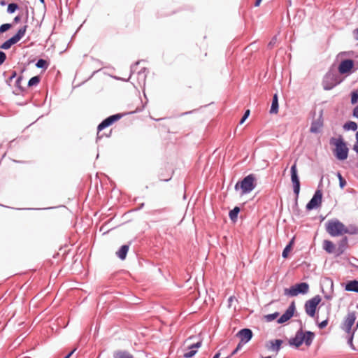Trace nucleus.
Wrapping results in <instances>:
<instances>
[{
    "label": "nucleus",
    "mask_w": 358,
    "mask_h": 358,
    "mask_svg": "<svg viewBox=\"0 0 358 358\" xmlns=\"http://www.w3.org/2000/svg\"><path fill=\"white\" fill-rule=\"evenodd\" d=\"M329 143L335 146L334 154L336 159L343 161L348 158L349 149L342 136H339L338 138H331Z\"/></svg>",
    "instance_id": "nucleus-1"
},
{
    "label": "nucleus",
    "mask_w": 358,
    "mask_h": 358,
    "mask_svg": "<svg viewBox=\"0 0 358 358\" xmlns=\"http://www.w3.org/2000/svg\"><path fill=\"white\" fill-rule=\"evenodd\" d=\"M256 178L251 173L238 181L234 187L236 191L241 190V195L251 192L256 187Z\"/></svg>",
    "instance_id": "nucleus-2"
},
{
    "label": "nucleus",
    "mask_w": 358,
    "mask_h": 358,
    "mask_svg": "<svg viewBox=\"0 0 358 358\" xmlns=\"http://www.w3.org/2000/svg\"><path fill=\"white\" fill-rule=\"evenodd\" d=\"M345 225L337 219L329 220L326 223V231L333 237L339 236L344 234Z\"/></svg>",
    "instance_id": "nucleus-3"
},
{
    "label": "nucleus",
    "mask_w": 358,
    "mask_h": 358,
    "mask_svg": "<svg viewBox=\"0 0 358 358\" xmlns=\"http://www.w3.org/2000/svg\"><path fill=\"white\" fill-rule=\"evenodd\" d=\"M290 173H291V181L293 185V192L295 194V202L294 205L296 207L298 206V198L301 189V183L299 177L298 175V170L296 166V162H295L290 169Z\"/></svg>",
    "instance_id": "nucleus-4"
},
{
    "label": "nucleus",
    "mask_w": 358,
    "mask_h": 358,
    "mask_svg": "<svg viewBox=\"0 0 358 358\" xmlns=\"http://www.w3.org/2000/svg\"><path fill=\"white\" fill-rule=\"evenodd\" d=\"M27 25H24L21 27L17 31V33L13 35L12 37L6 40L4 43H3L0 45V49L2 50H8L11 48L12 45L16 44L19 42L25 35L27 31Z\"/></svg>",
    "instance_id": "nucleus-5"
},
{
    "label": "nucleus",
    "mask_w": 358,
    "mask_h": 358,
    "mask_svg": "<svg viewBox=\"0 0 358 358\" xmlns=\"http://www.w3.org/2000/svg\"><path fill=\"white\" fill-rule=\"evenodd\" d=\"M309 285L307 282H303L296 283L289 288H285L284 290L285 295L295 296L299 294H305L308 292Z\"/></svg>",
    "instance_id": "nucleus-6"
},
{
    "label": "nucleus",
    "mask_w": 358,
    "mask_h": 358,
    "mask_svg": "<svg viewBox=\"0 0 358 358\" xmlns=\"http://www.w3.org/2000/svg\"><path fill=\"white\" fill-rule=\"evenodd\" d=\"M358 69V62L350 59H345L341 62L338 71L341 74H349Z\"/></svg>",
    "instance_id": "nucleus-7"
},
{
    "label": "nucleus",
    "mask_w": 358,
    "mask_h": 358,
    "mask_svg": "<svg viewBox=\"0 0 358 358\" xmlns=\"http://www.w3.org/2000/svg\"><path fill=\"white\" fill-rule=\"evenodd\" d=\"M321 296L320 295H316L312 299L308 300L306 301L304 305V308L306 313L311 317H313L315 315L317 307L319 305V303L321 302Z\"/></svg>",
    "instance_id": "nucleus-8"
},
{
    "label": "nucleus",
    "mask_w": 358,
    "mask_h": 358,
    "mask_svg": "<svg viewBox=\"0 0 358 358\" xmlns=\"http://www.w3.org/2000/svg\"><path fill=\"white\" fill-rule=\"evenodd\" d=\"M322 200V192L320 189H317L311 199L306 204V208L307 210H312L316 209L321 206Z\"/></svg>",
    "instance_id": "nucleus-9"
},
{
    "label": "nucleus",
    "mask_w": 358,
    "mask_h": 358,
    "mask_svg": "<svg viewBox=\"0 0 358 358\" xmlns=\"http://www.w3.org/2000/svg\"><path fill=\"white\" fill-rule=\"evenodd\" d=\"M356 320V313L355 312H350L348 313L345 317L344 322L342 325V329L344 330L348 334L351 333L352 327L354 324Z\"/></svg>",
    "instance_id": "nucleus-10"
},
{
    "label": "nucleus",
    "mask_w": 358,
    "mask_h": 358,
    "mask_svg": "<svg viewBox=\"0 0 358 358\" xmlns=\"http://www.w3.org/2000/svg\"><path fill=\"white\" fill-rule=\"evenodd\" d=\"M243 344L248 343L252 338L253 333L250 329L244 328L241 329L236 334Z\"/></svg>",
    "instance_id": "nucleus-11"
},
{
    "label": "nucleus",
    "mask_w": 358,
    "mask_h": 358,
    "mask_svg": "<svg viewBox=\"0 0 358 358\" xmlns=\"http://www.w3.org/2000/svg\"><path fill=\"white\" fill-rule=\"evenodd\" d=\"M303 330L302 329H300L296 331L295 336L289 339V343L290 345L299 348L303 344Z\"/></svg>",
    "instance_id": "nucleus-12"
},
{
    "label": "nucleus",
    "mask_w": 358,
    "mask_h": 358,
    "mask_svg": "<svg viewBox=\"0 0 358 358\" xmlns=\"http://www.w3.org/2000/svg\"><path fill=\"white\" fill-rule=\"evenodd\" d=\"M282 343L283 341L281 339L271 340L266 345V347L268 350L278 353L281 348Z\"/></svg>",
    "instance_id": "nucleus-13"
},
{
    "label": "nucleus",
    "mask_w": 358,
    "mask_h": 358,
    "mask_svg": "<svg viewBox=\"0 0 358 358\" xmlns=\"http://www.w3.org/2000/svg\"><path fill=\"white\" fill-rule=\"evenodd\" d=\"M345 291L358 293V280H348L344 284Z\"/></svg>",
    "instance_id": "nucleus-14"
},
{
    "label": "nucleus",
    "mask_w": 358,
    "mask_h": 358,
    "mask_svg": "<svg viewBox=\"0 0 358 358\" xmlns=\"http://www.w3.org/2000/svg\"><path fill=\"white\" fill-rule=\"evenodd\" d=\"M129 249V244H124L122 245L120 249L116 252L117 257L120 259L121 260H124L127 257V252Z\"/></svg>",
    "instance_id": "nucleus-15"
},
{
    "label": "nucleus",
    "mask_w": 358,
    "mask_h": 358,
    "mask_svg": "<svg viewBox=\"0 0 358 358\" xmlns=\"http://www.w3.org/2000/svg\"><path fill=\"white\" fill-rule=\"evenodd\" d=\"M315 338V334L310 331H303V340L306 346H310Z\"/></svg>",
    "instance_id": "nucleus-16"
},
{
    "label": "nucleus",
    "mask_w": 358,
    "mask_h": 358,
    "mask_svg": "<svg viewBox=\"0 0 358 358\" xmlns=\"http://www.w3.org/2000/svg\"><path fill=\"white\" fill-rule=\"evenodd\" d=\"M348 239L346 236L343 237L338 242L337 255L343 254L348 246Z\"/></svg>",
    "instance_id": "nucleus-17"
},
{
    "label": "nucleus",
    "mask_w": 358,
    "mask_h": 358,
    "mask_svg": "<svg viewBox=\"0 0 358 358\" xmlns=\"http://www.w3.org/2000/svg\"><path fill=\"white\" fill-rule=\"evenodd\" d=\"M278 108H279L278 96V94L275 93L273 96L271 106L269 112L271 114H275L278 112Z\"/></svg>",
    "instance_id": "nucleus-18"
},
{
    "label": "nucleus",
    "mask_w": 358,
    "mask_h": 358,
    "mask_svg": "<svg viewBox=\"0 0 358 358\" xmlns=\"http://www.w3.org/2000/svg\"><path fill=\"white\" fill-rule=\"evenodd\" d=\"M113 358H134V356L127 350H116L113 352Z\"/></svg>",
    "instance_id": "nucleus-19"
},
{
    "label": "nucleus",
    "mask_w": 358,
    "mask_h": 358,
    "mask_svg": "<svg viewBox=\"0 0 358 358\" xmlns=\"http://www.w3.org/2000/svg\"><path fill=\"white\" fill-rule=\"evenodd\" d=\"M240 210L241 209L238 206H235L232 210L229 211V217L232 222H236L237 221L238 215Z\"/></svg>",
    "instance_id": "nucleus-20"
},
{
    "label": "nucleus",
    "mask_w": 358,
    "mask_h": 358,
    "mask_svg": "<svg viewBox=\"0 0 358 358\" xmlns=\"http://www.w3.org/2000/svg\"><path fill=\"white\" fill-rule=\"evenodd\" d=\"M147 71H148L147 69L145 67L142 68L139 71H138V73H137L138 80L140 84L143 83V85H145V79H146V76H147V74H146Z\"/></svg>",
    "instance_id": "nucleus-21"
},
{
    "label": "nucleus",
    "mask_w": 358,
    "mask_h": 358,
    "mask_svg": "<svg viewBox=\"0 0 358 358\" xmlns=\"http://www.w3.org/2000/svg\"><path fill=\"white\" fill-rule=\"evenodd\" d=\"M323 248L328 253H332L335 249V245L331 241L325 240L323 242Z\"/></svg>",
    "instance_id": "nucleus-22"
},
{
    "label": "nucleus",
    "mask_w": 358,
    "mask_h": 358,
    "mask_svg": "<svg viewBox=\"0 0 358 358\" xmlns=\"http://www.w3.org/2000/svg\"><path fill=\"white\" fill-rule=\"evenodd\" d=\"M343 129L345 131H355L357 129V124L355 122L348 121L343 124Z\"/></svg>",
    "instance_id": "nucleus-23"
},
{
    "label": "nucleus",
    "mask_w": 358,
    "mask_h": 358,
    "mask_svg": "<svg viewBox=\"0 0 358 358\" xmlns=\"http://www.w3.org/2000/svg\"><path fill=\"white\" fill-rule=\"evenodd\" d=\"M112 125L110 122H108V118L106 117L104 119L97 127L98 133H99L103 129H106V127H108L109 126ZM100 138L99 134H97V138L98 140Z\"/></svg>",
    "instance_id": "nucleus-24"
},
{
    "label": "nucleus",
    "mask_w": 358,
    "mask_h": 358,
    "mask_svg": "<svg viewBox=\"0 0 358 358\" xmlns=\"http://www.w3.org/2000/svg\"><path fill=\"white\" fill-rule=\"evenodd\" d=\"M295 310V303L294 301H292L284 313H285V315H287V317H289V318L291 319L294 315Z\"/></svg>",
    "instance_id": "nucleus-25"
},
{
    "label": "nucleus",
    "mask_w": 358,
    "mask_h": 358,
    "mask_svg": "<svg viewBox=\"0 0 358 358\" xmlns=\"http://www.w3.org/2000/svg\"><path fill=\"white\" fill-rule=\"evenodd\" d=\"M322 127V123L319 122H313L310 128V131L313 134L320 132V129Z\"/></svg>",
    "instance_id": "nucleus-26"
},
{
    "label": "nucleus",
    "mask_w": 358,
    "mask_h": 358,
    "mask_svg": "<svg viewBox=\"0 0 358 358\" xmlns=\"http://www.w3.org/2000/svg\"><path fill=\"white\" fill-rule=\"evenodd\" d=\"M344 234H349L352 235L358 234V227L350 225L348 227H346L345 226Z\"/></svg>",
    "instance_id": "nucleus-27"
},
{
    "label": "nucleus",
    "mask_w": 358,
    "mask_h": 358,
    "mask_svg": "<svg viewBox=\"0 0 358 358\" xmlns=\"http://www.w3.org/2000/svg\"><path fill=\"white\" fill-rule=\"evenodd\" d=\"M49 66L48 62L43 59H39L36 63V66L38 69H47Z\"/></svg>",
    "instance_id": "nucleus-28"
},
{
    "label": "nucleus",
    "mask_w": 358,
    "mask_h": 358,
    "mask_svg": "<svg viewBox=\"0 0 358 358\" xmlns=\"http://www.w3.org/2000/svg\"><path fill=\"white\" fill-rule=\"evenodd\" d=\"M294 243V240H291L289 243L285 246V248H284L282 252V257L283 258H287L288 257V254L289 252V251L291 250L292 249V244Z\"/></svg>",
    "instance_id": "nucleus-29"
},
{
    "label": "nucleus",
    "mask_w": 358,
    "mask_h": 358,
    "mask_svg": "<svg viewBox=\"0 0 358 358\" xmlns=\"http://www.w3.org/2000/svg\"><path fill=\"white\" fill-rule=\"evenodd\" d=\"M41 81V77L39 76H36L29 79L28 81V87H33L37 85Z\"/></svg>",
    "instance_id": "nucleus-30"
},
{
    "label": "nucleus",
    "mask_w": 358,
    "mask_h": 358,
    "mask_svg": "<svg viewBox=\"0 0 358 358\" xmlns=\"http://www.w3.org/2000/svg\"><path fill=\"white\" fill-rule=\"evenodd\" d=\"M123 115L121 113H117L112 115H110L108 117V122L111 124H113L114 122H117V120H120L122 117Z\"/></svg>",
    "instance_id": "nucleus-31"
},
{
    "label": "nucleus",
    "mask_w": 358,
    "mask_h": 358,
    "mask_svg": "<svg viewBox=\"0 0 358 358\" xmlns=\"http://www.w3.org/2000/svg\"><path fill=\"white\" fill-rule=\"evenodd\" d=\"M19 9V6L16 3H10L8 5L7 13L9 14L14 13L17 10Z\"/></svg>",
    "instance_id": "nucleus-32"
},
{
    "label": "nucleus",
    "mask_w": 358,
    "mask_h": 358,
    "mask_svg": "<svg viewBox=\"0 0 358 358\" xmlns=\"http://www.w3.org/2000/svg\"><path fill=\"white\" fill-rule=\"evenodd\" d=\"M279 315L278 312H275L273 313L268 314L264 316V318L266 322H272L273 320H275Z\"/></svg>",
    "instance_id": "nucleus-33"
},
{
    "label": "nucleus",
    "mask_w": 358,
    "mask_h": 358,
    "mask_svg": "<svg viewBox=\"0 0 358 358\" xmlns=\"http://www.w3.org/2000/svg\"><path fill=\"white\" fill-rule=\"evenodd\" d=\"M13 27L12 24L10 23H5L0 26V34H3L8 31L10 29H11Z\"/></svg>",
    "instance_id": "nucleus-34"
},
{
    "label": "nucleus",
    "mask_w": 358,
    "mask_h": 358,
    "mask_svg": "<svg viewBox=\"0 0 358 358\" xmlns=\"http://www.w3.org/2000/svg\"><path fill=\"white\" fill-rule=\"evenodd\" d=\"M358 103V90H354L351 92V103Z\"/></svg>",
    "instance_id": "nucleus-35"
},
{
    "label": "nucleus",
    "mask_w": 358,
    "mask_h": 358,
    "mask_svg": "<svg viewBox=\"0 0 358 358\" xmlns=\"http://www.w3.org/2000/svg\"><path fill=\"white\" fill-rule=\"evenodd\" d=\"M290 319L289 318V317H287V315H285V313H283L277 320V322L278 324H283L286 322H287L288 320H289Z\"/></svg>",
    "instance_id": "nucleus-36"
},
{
    "label": "nucleus",
    "mask_w": 358,
    "mask_h": 358,
    "mask_svg": "<svg viewBox=\"0 0 358 358\" xmlns=\"http://www.w3.org/2000/svg\"><path fill=\"white\" fill-rule=\"evenodd\" d=\"M196 352V350H189V351L185 352L183 356L185 358H191L194 357Z\"/></svg>",
    "instance_id": "nucleus-37"
},
{
    "label": "nucleus",
    "mask_w": 358,
    "mask_h": 358,
    "mask_svg": "<svg viewBox=\"0 0 358 358\" xmlns=\"http://www.w3.org/2000/svg\"><path fill=\"white\" fill-rule=\"evenodd\" d=\"M250 111L248 109L245 111L243 117H241V119L240 120V122H239L240 124H243V122L248 119V117L250 115Z\"/></svg>",
    "instance_id": "nucleus-38"
},
{
    "label": "nucleus",
    "mask_w": 358,
    "mask_h": 358,
    "mask_svg": "<svg viewBox=\"0 0 358 358\" xmlns=\"http://www.w3.org/2000/svg\"><path fill=\"white\" fill-rule=\"evenodd\" d=\"M354 334H355V330L351 332L350 334V336L348 338V344L352 348V349H355L354 348V345H353V343H352V341H353V337H354Z\"/></svg>",
    "instance_id": "nucleus-39"
},
{
    "label": "nucleus",
    "mask_w": 358,
    "mask_h": 358,
    "mask_svg": "<svg viewBox=\"0 0 358 358\" xmlns=\"http://www.w3.org/2000/svg\"><path fill=\"white\" fill-rule=\"evenodd\" d=\"M6 57V54L2 50H0V66L5 62Z\"/></svg>",
    "instance_id": "nucleus-40"
},
{
    "label": "nucleus",
    "mask_w": 358,
    "mask_h": 358,
    "mask_svg": "<svg viewBox=\"0 0 358 358\" xmlns=\"http://www.w3.org/2000/svg\"><path fill=\"white\" fill-rule=\"evenodd\" d=\"M353 150L358 155V131L356 133V143L353 145Z\"/></svg>",
    "instance_id": "nucleus-41"
},
{
    "label": "nucleus",
    "mask_w": 358,
    "mask_h": 358,
    "mask_svg": "<svg viewBox=\"0 0 358 358\" xmlns=\"http://www.w3.org/2000/svg\"><path fill=\"white\" fill-rule=\"evenodd\" d=\"M276 41H277V36H273V37L272 38V39L271 40V41L268 43V46L270 48H272L275 45V44Z\"/></svg>",
    "instance_id": "nucleus-42"
},
{
    "label": "nucleus",
    "mask_w": 358,
    "mask_h": 358,
    "mask_svg": "<svg viewBox=\"0 0 358 358\" xmlns=\"http://www.w3.org/2000/svg\"><path fill=\"white\" fill-rule=\"evenodd\" d=\"M328 324V320H324L323 321H322L321 322H320L318 324V327L320 329H324L325 328Z\"/></svg>",
    "instance_id": "nucleus-43"
},
{
    "label": "nucleus",
    "mask_w": 358,
    "mask_h": 358,
    "mask_svg": "<svg viewBox=\"0 0 358 358\" xmlns=\"http://www.w3.org/2000/svg\"><path fill=\"white\" fill-rule=\"evenodd\" d=\"M139 63H140V62H136L135 64H134L133 65L131 66V73H134L136 71L137 66H138Z\"/></svg>",
    "instance_id": "nucleus-44"
},
{
    "label": "nucleus",
    "mask_w": 358,
    "mask_h": 358,
    "mask_svg": "<svg viewBox=\"0 0 358 358\" xmlns=\"http://www.w3.org/2000/svg\"><path fill=\"white\" fill-rule=\"evenodd\" d=\"M347 182L344 178H341L339 180V186L341 189H343L344 187L346 185Z\"/></svg>",
    "instance_id": "nucleus-45"
},
{
    "label": "nucleus",
    "mask_w": 358,
    "mask_h": 358,
    "mask_svg": "<svg viewBox=\"0 0 358 358\" xmlns=\"http://www.w3.org/2000/svg\"><path fill=\"white\" fill-rule=\"evenodd\" d=\"M352 115L358 119V105L353 109Z\"/></svg>",
    "instance_id": "nucleus-46"
},
{
    "label": "nucleus",
    "mask_w": 358,
    "mask_h": 358,
    "mask_svg": "<svg viewBox=\"0 0 358 358\" xmlns=\"http://www.w3.org/2000/svg\"><path fill=\"white\" fill-rule=\"evenodd\" d=\"M353 37L356 41H358V27L355 29H354L353 32Z\"/></svg>",
    "instance_id": "nucleus-47"
},
{
    "label": "nucleus",
    "mask_w": 358,
    "mask_h": 358,
    "mask_svg": "<svg viewBox=\"0 0 358 358\" xmlns=\"http://www.w3.org/2000/svg\"><path fill=\"white\" fill-rule=\"evenodd\" d=\"M24 17H25V22H27L28 20V17H29V10H28L27 6H26L25 9H24Z\"/></svg>",
    "instance_id": "nucleus-48"
},
{
    "label": "nucleus",
    "mask_w": 358,
    "mask_h": 358,
    "mask_svg": "<svg viewBox=\"0 0 358 358\" xmlns=\"http://www.w3.org/2000/svg\"><path fill=\"white\" fill-rule=\"evenodd\" d=\"M22 76H19L17 78L16 82H15L17 87H20V83L22 82Z\"/></svg>",
    "instance_id": "nucleus-49"
},
{
    "label": "nucleus",
    "mask_w": 358,
    "mask_h": 358,
    "mask_svg": "<svg viewBox=\"0 0 358 358\" xmlns=\"http://www.w3.org/2000/svg\"><path fill=\"white\" fill-rule=\"evenodd\" d=\"M76 350V348H74L71 352H69L64 358H70L73 355V354L75 352Z\"/></svg>",
    "instance_id": "nucleus-50"
},
{
    "label": "nucleus",
    "mask_w": 358,
    "mask_h": 358,
    "mask_svg": "<svg viewBox=\"0 0 358 358\" xmlns=\"http://www.w3.org/2000/svg\"><path fill=\"white\" fill-rule=\"evenodd\" d=\"M20 20H21L20 15H17L13 19V23H15V24L19 23L20 22Z\"/></svg>",
    "instance_id": "nucleus-51"
},
{
    "label": "nucleus",
    "mask_w": 358,
    "mask_h": 358,
    "mask_svg": "<svg viewBox=\"0 0 358 358\" xmlns=\"http://www.w3.org/2000/svg\"><path fill=\"white\" fill-rule=\"evenodd\" d=\"M201 345V341H198L196 343L192 344V346L194 347V348L197 349L200 348Z\"/></svg>",
    "instance_id": "nucleus-52"
},
{
    "label": "nucleus",
    "mask_w": 358,
    "mask_h": 358,
    "mask_svg": "<svg viewBox=\"0 0 358 358\" xmlns=\"http://www.w3.org/2000/svg\"><path fill=\"white\" fill-rule=\"evenodd\" d=\"M243 345H244V344H243V343H241V341H240L239 343L237 345V346H236V348L235 349H236L237 351H239V350L242 348V347H243Z\"/></svg>",
    "instance_id": "nucleus-53"
},
{
    "label": "nucleus",
    "mask_w": 358,
    "mask_h": 358,
    "mask_svg": "<svg viewBox=\"0 0 358 358\" xmlns=\"http://www.w3.org/2000/svg\"><path fill=\"white\" fill-rule=\"evenodd\" d=\"M171 176H170V177H169V178H165L162 177V175H160V176H159V180H162V181H166V182H167V181L170 180H171Z\"/></svg>",
    "instance_id": "nucleus-54"
},
{
    "label": "nucleus",
    "mask_w": 358,
    "mask_h": 358,
    "mask_svg": "<svg viewBox=\"0 0 358 358\" xmlns=\"http://www.w3.org/2000/svg\"><path fill=\"white\" fill-rule=\"evenodd\" d=\"M17 76V73L16 71H13L10 76V80H13V78H15V77Z\"/></svg>",
    "instance_id": "nucleus-55"
},
{
    "label": "nucleus",
    "mask_w": 358,
    "mask_h": 358,
    "mask_svg": "<svg viewBox=\"0 0 358 358\" xmlns=\"http://www.w3.org/2000/svg\"><path fill=\"white\" fill-rule=\"evenodd\" d=\"M262 0H256L255 3V6L257 7L260 5Z\"/></svg>",
    "instance_id": "nucleus-56"
},
{
    "label": "nucleus",
    "mask_w": 358,
    "mask_h": 358,
    "mask_svg": "<svg viewBox=\"0 0 358 358\" xmlns=\"http://www.w3.org/2000/svg\"><path fill=\"white\" fill-rule=\"evenodd\" d=\"M334 85H331V86H324V89L325 90H330L333 88Z\"/></svg>",
    "instance_id": "nucleus-57"
},
{
    "label": "nucleus",
    "mask_w": 358,
    "mask_h": 358,
    "mask_svg": "<svg viewBox=\"0 0 358 358\" xmlns=\"http://www.w3.org/2000/svg\"><path fill=\"white\" fill-rule=\"evenodd\" d=\"M336 176H337V177H338V180H340V179H341V178H343V177L342 176V175H341V173L340 172H338V173H336Z\"/></svg>",
    "instance_id": "nucleus-58"
},
{
    "label": "nucleus",
    "mask_w": 358,
    "mask_h": 358,
    "mask_svg": "<svg viewBox=\"0 0 358 358\" xmlns=\"http://www.w3.org/2000/svg\"><path fill=\"white\" fill-rule=\"evenodd\" d=\"M220 352H217L213 358H220Z\"/></svg>",
    "instance_id": "nucleus-59"
},
{
    "label": "nucleus",
    "mask_w": 358,
    "mask_h": 358,
    "mask_svg": "<svg viewBox=\"0 0 358 358\" xmlns=\"http://www.w3.org/2000/svg\"><path fill=\"white\" fill-rule=\"evenodd\" d=\"M237 352H238V351H237L236 349H234V350L232 351V352L231 353V355H230L229 356H230V357H231V356H233L234 355H235L236 353H237Z\"/></svg>",
    "instance_id": "nucleus-60"
},
{
    "label": "nucleus",
    "mask_w": 358,
    "mask_h": 358,
    "mask_svg": "<svg viewBox=\"0 0 358 358\" xmlns=\"http://www.w3.org/2000/svg\"><path fill=\"white\" fill-rule=\"evenodd\" d=\"M6 4V1H3H3H0V5H1V6H5Z\"/></svg>",
    "instance_id": "nucleus-61"
},
{
    "label": "nucleus",
    "mask_w": 358,
    "mask_h": 358,
    "mask_svg": "<svg viewBox=\"0 0 358 358\" xmlns=\"http://www.w3.org/2000/svg\"><path fill=\"white\" fill-rule=\"evenodd\" d=\"M188 350H196L194 347L192 346V344L188 347Z\"/></svg>",
    "instance_id": "nucleus-62"
},
{
    "label": "nucleus",
    "mask_w": 358,
    "mask_h": 358,
    "mask_svg": "<svg viewBox=\"0 0 358 358\" xmlns=\"http://www.w3.org/2000/svg\"><path fill=\"white\" fill-rule=\"evenodd\" d=\"M192 112H193V110L192 111H189V112H185V113H182V115L189 114V113H192Z\"/></svg>",
    "instance_id": "nucleus-63"
},
{
    "label": "nucleus",
    "mask_w": 358,
    "mask_h": 358,
    "mask_svg": "<svg viewBox=\"0 0 358 358\" xmlns=\"http://www.w3.org/2000/svg\"><path fill=\"white\" fill-rule=\"evenodd\" d=\"M261 358H271V356H267V357H262Z\"/></svg>",
    "instance_id": "nucleus-64"
}]
</instances>
